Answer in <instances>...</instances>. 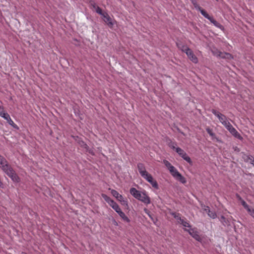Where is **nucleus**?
Returning <instances> with one entry per match:
<instances>
[{"label":"nucleus","mask_w":254,"mask_h":254,"mask_svg":"<svg viewBox=\"0 0 254 254\" xmlns=\"http://www.w3.org/2000/svg\"><path fill=\"white\" fill-rule=\"evenodd\" d=\"M21 254H26V253L22 252V253H21Z\"/></svg>","instance_id":"nucleus-41"},{"label":"nucleus","mask_w":254,"mask_h":254,"mask_svg":"<svg viewBox=\"0 0 254 254\" xmlns=\"http://www.w3.org/2000/svg\"><path fill=\"white\" fill-rule=\"evenodd\" d=\"M226 128L235 137L239 138V139L242 138V137L240 135V133L237 131V130L231 125H230L229 126H228V127H227Z\"/></svg>","instance_id":"nucleus-11"},{"label":"nucleus","mask_w":254,"mask_h":254,"mask_svg":"<svg viewBox=\"0 0 254 254\" xmlns=\"http://www.w3.org/2000/svg\"><path fill=\"white\" fill-rule=\"evenodd\" d=\"M111 192L118 201L122 202L123 204H127V201L125 200L123 196L121 194H119L117 191L114 190H112Z\"/></svg>","instance_id":"nucleus-9"},{"label":"nucleus","mask_w":254,"mask_h":254,"mask_svg":"<svg viewBox=\"0 0 254 254\" xmlns=\"http://www.w3.org/2000/svg\"><path fill=\"white\" fill-rule=\"evenodd\" d=\"M213 24V25L216 26V27L222 30H224V27L219 22H218L216 20H215L213 17H211L209 20Z\"/></svg>","instance_id":"nucleus-17"},{"label":"nucleus","mask_w":254,"mask_h":254,"mask_svg":"<svg viewBox=\"0 0 254 254\" xmlns=\"http://www.w3.org/2000/svg\"><path fill=\"white\" fill-rule=\"evenodd\" d=\"M201 14L206 18L209 20L212 17L210 16L209 14L204 10L202 9L200 11Z\"/></svg>","instance_id":"nucleus-21"},{"label":"nucleus","mask_w":254,"mask_h":254,"mask_svg":"<svg viewBox=\"0 0 254 254\" xmlns=\"http://www.w3.org/2000/svg\"><path fill=\"white\" fill-rule=\"evenodd\" d=\"M214 55H215L216 57H219L222 58L224 59H231L232 56L231 54L227 53H224V52H221L219 51H218L217 49H216V52H214V51H212Z\"/></svg>","instance_id":"nucleus-10"},{"label":"nucleus","mask_w":254,"mask_h":254,"mask_svg":"<svg viewBox=\"0 0 254 254\" xmlns=\"http://www.w3.org/2000/svg\"><path fill=\"white\" fill-rule=\"evenodd\" d=\"M141 177L149 182L153 188L156 189H158V185L157 182L153 179L152 176L148 172L144 174Z\"/></svg>","instance_id":"nucleus-4"},{"label":"nucleus","mask_w":254,"mask_h":254,"mask_svg":"<svg viewBox=\"0 0 254 254\" xmlns=\"http://www.w3.org/2000/svg\"><path fill=\"white\" fill-rule=\"evenodd\" d=\"M220 221L223 224V225H224V226L228 225V221L226 220V219L223 216H221Z\"/></svg>","instance_id":"nucleus-22"},{"label":"nucleus","mask_w":254,"mask_h":254,"mask_svg":"<svg viewBox=\"0 0 254 254\" xmlns=\"http://www.w3.org/2000/svg\"><path fill=\"white\" fill-rule=\"evenodd\" d=\"M236 197L237 199L241 202V203L242 202V201L244 200L239 194H237Z\"/></svg>","instance_id":"nucleus-38"},{"label":"nucleus","mask_w":254,"mask_h":254,"mask_svg":"<svg viewBox=\"0 0 254 254\" xmlns=\"http://www.w3.org/2000/svg\"><path fill=\"white\" fill-rule=\"evenodd\" d=\"M164 164L166 166V167H167L169 170L173 167V166H172L171 163L167 160H164Z\"/></svg>","instance_id":"nucleus-24"},{"label":"nucleus","mask_w":254,"mask_h":254,"mask_svg":"<svg viewBox=\"0 0 254 254\" xmlns=\"http://www.w3.org/2000/svg\"><path fill=\"white\" fill-rule=\"evenodd\" d=\"M212 113L219 119L221 123L227 119V118L225 115L214 109L212 110Z\"/></svg>","instance_id":"nucleus-13"},{"label":"nucleus","mask_w":254,"mask_h":254,"mask_svg":"<svg viewBox=\"0 0 254 254\" xmlns=\"http://www.w3.org/2000/svg\"><path fill=\"white\" fill-rule=\"evenodd\" d=\"M248 160L250 161V163L252 164L254 166V158L252 155H249L248 156Z\"/></svg>","instance_id":"nucleus-29"},{"label":"nucleus","mask_w":254,"mask_h":254,"mask_svg":"<svg viewBox=\"0 0 254 254\" xmlns=\"http://www.w3.org/2000/svg\"><path fill=\"white\" fill-rule=\"evenodd\" d=\"M4 173H6L7 175L13 181L18 182L19 178L11 167L8 169Z\"/></svg>","instance_id":"nucleus-8"},{"label":"nucleus","mask_w":254,"mask_h":254,"mask_svg":"<svg viewBox=\"0 0 254 254\" xmlns=\"http://www.w3.org/2000/svg\"><path fill=\"white\" fill-rule=\"evenodd\" d=\"M102 197L104 199V200L108 203L112 200V199L107 195L105 194H102Z\"/></svg>","instance_id":"nucleus-23"},{"label":"nucleus","mask_w":254,"mask_h":254,"mask_svg":"<svg viewBox=\"0 0 254 254\" xmlns=\"http://www.w3.org/2000/svg\"><path fill=\"white\" fill-rule=\"evenodd\" d=\"M189 59L194 63H197L198 62L197 58L194 55H193L192 56L190 57Z\"/></svg>","instance_id":"nucleus-26"},{"label":"nucleus","mask_w":254,"mask_h":254,"mask_svg":"<svg viewBox=\"0 0 254 254\" xmlns=\"http://www.w3.org/2000/svg\"><path fill=\"white\" fill-rule=\"evenodd\" d=\"M120 216L125 221L129 222L130 220L122 210L118 213Z\"/></svg>","instance_id":"nucleus-19"},{"label":"nucleus","mask_w":254,"mask_h":254,"mask_svg":"<svg viewBox=\"0 0 254 254\" xmlns=\"http://www.w3.org/2000/svg\"><path fill=\"white\" fill-rule=\"evenodd\" d=\"M117 213H118L122 210L120 208L118 204L117 203L113 208H112Z\"/></svg>","instance_id":"nucleus-27"},{"label":"nucleus","mask_w":254,"mask_h":254,"mask_svg":"<svg viewBox=\"0 0 254 254\" xmlns=\"http://www.w3.org/2000/svg\"><path fill=\"white\" fill-rule=\"evenodd\" d=\"M241 204L243 206V207L246 209H247V210H248V209L250 208L249 205L247 204V203L244 200L242 201Z\"/></svg>","instance_id":"nucleus-31"},{"label":"nucleus","mask_w":254,"mask_h":254,"mask_svg":"<svg viewBox=\"0 0 254 254\" xmlns=\"http://www.w3.org/2000/svg\"><path fill=\"white\" fill-rule=\"evenodd\" d=\"M177 146V144L176 142H172V141H171L169 143V146L172 148L174 150H176V148H177L176 147Z\"/></svg>","instance_id":"nucleus-25"},{"label":"nucleus","mask_w":254,"mask_h":254,"mask_svg":"<svg viewBox=\"0 0 254 254\" xmlns=\"http://www.w3.org/2000/svg\"><path fill=\"white\" fill-rule=\"evenodd\" d=\"M174 217L177 220L178 222L180 221V219H182L179 214H175Z\"/></svg>","instance_id":"nucleus-37"},{"label":"nucleus","mask_w":254,"mask_h":254,"mask_svg":"<svg viewBox=\"0 0 254 254\" xmlns=\"http://www.w3.org/2000/svg\"><path fill=\"white\" fill-rule=\"evenodd\" d=\"M193 4H194V7L196 9L199 10V11H201V10H202V9L196 3H193Z\"/></svg>","instance_id":"nucleus-36"},{"label":"nucleus","mask_w":254,"mask_h":254,"mask_svg":"<svg viewBox=\"0 0 254 254\" xmlns=\"http://www.w3.org/2000/svg\"><path fill=\"white\" fill-rule=\"evenodd\" d=\"M206 131L210 136H213L214 135V133L212 132V130L211 129L207 128L206 129Z\"/></svg>","instance_id":"nucleus-34"},{"label":"nucleus","mask_w":254,"mask_h":254,"mask_svg":"<svg viewBox=\"0 0 254 254\" xmlns=\"http://www.w3.org/2000/svg\"><path fill=\"white\" fill-rule=\"evenodd\" d=\"M226 128L228 127V126L231 125V124L229 123V122L227 120V119L225 120V121H223L222 123H221Z\"/></svg>","instance_id":"nucleus-28"},{"label":"nucleus","mask_w":254,"mask_h":254,"mask_svg":"<svg viewBox=\"0 0 254 254\" xmlns=\"http://www.w3.org/2000/svg\"><path fill=\"white\" fill-rule=\"evenodd\" d=\"M0 116L6 120L10 126L14 128H17V125H15L13 121L11 120L10 116L7 113L4 112L3 107L1 106H0Z\"/></svg>","instance_id":"nucleus-3"},{"label":"nucleus","mask_w":254,"mask_h":254,"mask_svg":"<svg viewBox=\"0 0 254 254\" xmlns=\"http://www.w3.org/2000/svg\"><path fill=\"white\" fill-rule=\"evenodd\" d=\"M129 192L130 194L136 199L142 202L145 204H149L151 202L150 198L147 194L146 191H140L137 190L135 188H131Z\"/></svg>","instance_id":"nucleus-1"},{"label":"nucleus","mask_w":254,"mask_h":254,"mask_svg":"<svg viewBox=\"0 0 254 254\" xmlns=\"http://www.w3.org/2000/svg\"><path fill=\"white\" fill-rule=\"evenodd\" d=\"M185 53L187 54L189 58L194 55L192 51L190 49H188V51Z\"/></svg>","instance_id":"nucleus-30"},{"label":"nucleus","mask_w":254,"mask_h":254,"mask_svg":"<svg viewBox=\"0 0 254 254\" xmlns=\"http://www.w3.org/2000/svg\"><path fill=\"white\" fill-rule=\"evenodd\" d=\"M137 169L141 176L147 172L144 165L142 163H138L137 164Z\"/></svg>","instance_id":"nucleus-16"},{"label":"nucleus","mask_w":254,"mask_h":254,"mask_svg":"<svg viewBox=\"0 0 254 254\" xmlns=\"http://www.w3.org/2000/svg\"><path fill=\"white\" fill-rule=\"evenodd\" d=\"M103 17L104 18V21L105 22L107 23L109 26H112L114 25V22H113L112 19L110 17V16L107 13H104L103 14Z\"/></svg>","instance_id":"nucleus-14"},{"label":"nucleus","mask_w":254,"mask_h":254,"mask_svg":"<svg viewBox=\"0 0 254 254\" xmlns=\"http://www.w3.org/2000/svg\"><path fill=\"white\" fill-rule=\"evenodd\" d=\"M202 209L211 218L214 219L216 217V213L214 211H211L208 206L204 205L202 206Z\"/></svg>","instance_id":"nucleus-12"},{"label":"nucleus","mask_w":254,"mask_h":254,"mask_svg":"<svg viewBox=\"0 0 254 254\" xmlns=\"http://www.w3.org/2000/svg\"><path fill=\"white\" fill-rule=\"evenodd\" d=\"M217 1H218V0H216Z\"/></svg>","instance_id":"nucleus-42"},{"label":"nucleus","mask_w":254,"mask_h":254,"mask_svg":"<svg viewBox=\"0 0 254 254\" xmlns=\"http://www.w3.org/2000/svg\"><path fill=\"white\" fill-rule=\"evenodd\" d=\"M108 204L111 207H112V208H113L116 204H117V203L112 199Z\"/></svg>","instance_id":"nucleus-35"},{"label":"nucleus","mask_w":254,"mask_h":254,"mask_svg":"<svg viewBox=\"0 0 254 254\" xmlns=\"http://www.w3.org/2000/svg\"><path fill=\"white\" fill-rule=\"evenodd\" d=\"M96 11L97 13H98V14H99L102 16H103V14H104V13L102 12V9L99 6H97V7L96 8Z\"/></svg>","instance_id":"nucleus-32"},{"label":"nucleus","mask_w":254,"mask_h":254,"mask_svg":"<svg viewBox=\"0 0 254 254\" xmlns=\"http://www.w3.org/2000/svg\"><path fill=\"white\" fill-rule=\"evenodd\" d=\"M169 171L173 177L176 180L179 181L183 184L186 183V179L183 176H182V175L174 166L169 170Z\"/></svg>","instance_id":"nucleus-2"},{"label":"nucleus","mask_w":254,"mask_h":254,"mask_svg":"<svg viewBox=\"0 0 254 254\" xmlns=\"http://www.w3.org/2000/svg\"><path fill=\"white\" fill-rule=\"evenodd\" d=\"M10 167L6 159L0 154V168L5 172Z\"/></svg>","instance_id":"nucleus-6"},{"label":"nucleus","mask_w":254,"mask_h":254,"mask_svg":"<svg viewBox=\"0 0 254 254\" xmlns=\"http://www.w3.org/2000/svg\"><path fill=\"white\" fill-rule=\"evenodd\" d=\"M185 230L189 232V234L196 240L198 241L200 240V238L199 236L198 235L197 232L195 231L193 229L190 228L188 230L185 229Z\"/></svg>","instance_id":"nucleus-15"},{"label":"nucleus","mask_w":254,"mask_h":254,"mask_svg":"<svg viewBox=\"0 0 254 254\" xmlns=\"http://www.w3.org/2000/svg\"><path fill=\"white\" fill-rule=\"evenodd\" d=\"M250 214L254 218V209L249 208L247 210Z\"/></svg>","instance_id":"nucleus-33"},{"label":"nucleus","mask_w":254,"mask_h":254,"mask_svg":"<svg viewBox=\"0 0 254 254\" xmlns=\"http://www.w3.org/2000/svg\"><path fill=\"white\" fill-rule=\"evenodd\" d=\"M114 224H115V225H118L117 222L115 220H114Z\"/></svg>","instance_id":"nucleus-40"},{"label":"nucleus","mask_w":254,"mask_h":254,"mask_svg":"<svg viewBox=\"0 0 254 254\" xmlns=\"http://www.w3.org/2000/svg\"><path fill=\"white\" fill-rule=\"evenodd\" d=\"M176 152L187 162L190 164L191 163V159L189 156L187 155V153L184 151V150L180 147H177L176 148Z\"/></svg>","instance_id":"nucleus-7"},{"label":"nucleus","mask_w":254,"mask_h":254,"mask_svg":"<svg viewBox=\"0 0 254 254\" xmlns=\"http://www.w3.org/2000/svg\"><path fill=\"white\" fill-rule=\"evenodd\" d=\"M179 223L181 224L184 227L190 228V226L188 222L185 221L184 219H180V221H178Z\"/></svg>","instance_id":"nucleus-18"},{"label":"nucleus","mask_w":254,"mask_h":254,"mask_svg":"<svg viewBox=\"0 0 254 254\" xmlns=\"http://www.w3.org/2000/svg\"><path fill=\"white\" fill-rule=\"evenodd\" d=\"M144 210L150 216V215L149 214V213H148V210L146 208H145L144 209Z\"/></svg>","instance_id":"nucleus-39"},{"label":"nucleus","mask_w":254,"mask_h":254,"mask_svg":"<svg viewBox=\"0 0 254 254\" xmlns=\"http://www.w3.org/2000/svg\"><path fill=\"white\" fill-rule=\"evenodd\" d=\"M177 46L180 50H181L183 52L185 53H186L188 51V49H190L187 46L182 45L181 44H178Z\"/></svg>","instance_id":"nucleus-20"},{"label":"nucleus","mask_w":254,"mask_h":254,"mask_svg":"<svg viewBox=\"0 0 254 254\" xmlns=\"http://www.w3.org/2000/svg\"><path fill=\"white\" fill-rule=\"evenodd\" d=\"M141 177L149 182L153 188L156 189H158V185L157 182L153 179L152 176L148 172L144 174Z\"/></svg>","instance_id":"nucleus-5"}]
</instances>
